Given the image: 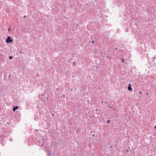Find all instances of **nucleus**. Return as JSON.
<instances>
[{"instance_id":"obj_1","label":"nucleus","mask_w":156,"mask_h":156,"mask_svg":"<svg viewBox=\"0 0 156 156\" xmlns=\"http://www.w3.org/2000/svg\"><path fill=\"white\" fill-rule=\"evenodd\" d=\"M13 40L12 39H11L10 37H8L7 39L6 40V42L7 43H9L10 42H12Z\"/></svg>"},{"instance_id":"obj_2","label":"nucleus","mask_w":156,"mask_h":156,"mask_svg":"<svg viewBox=\"0 0 156 156\" xmlns=\"http://www.w3.org/2000/svg\"><path fill=\"white\" fill-rule=\"evenodd\" d=\"M128 90L130 91L131 90H132V88H131V85L130 84H129L128 85Z\"/></svg>"},{"instance_id":"obj_3","label":"nucleus","mask_w":156,"mask_h":156,"mask_svg":"<svg viewBox=\"0 0 156 156\" xmlns=\"http://www.w3.org/2000/svg\"><path fill=\"white\" fill-rule=\"evenodd\" d=\"M18 106H16L15 108H14L12 110L14 112H15L16 109H17L18 108Z\"/></svg>"},{"instance_id":"obj_4","label":"nucleus","mask_w":156,"mask_h":156,"mask_svg":"<svg viewBox=\"0 0 156 156\" xmlns=\"http://www.w3.org/2000/svg\"><path fill=\"white\" fill-rule=\"evenodd\" d=\"M9 58V59H12V56H10Z\"/></svg>"},{"instance_id":"obj_5","label":"nucleus","mask_w":156,"mask_h":156,"mask_svg":"<svg viewBox=\"0 0 156 156\" xmlns=\"http://www.w3.org/2000/svg\"><path fill=\"white\" fill-rule=\"evenodd\" d=\"M122 63H124V59L123 58H122Z\"/></svg>"},{"instance_id":"obj_6","label":"nucleus","mask_w":156,"mask_h":156,"mask_svg":"<svg viewBox=\"0 0 156 156\" xmlns=\"http://www.w3.org/2000/svg\"><path fill=\"white\" fill-rule=\"evenodd\" d=\"M110 122V120H108V121L107 122V123H109Z\"/></svg>"},{"instance_id":"obj_7","label":"nucleus","mask_w":156,"mask_h":156,"mask_svg":"<svg viewBox=\"0 0 156 156\" xmlns=\"http://www.w3.org/2000/svg\"><path fill=\"white\" fill-rule=\"evenodd\" d=\"M92 42L93 44H94V41H92Z\"/></svg>"},{"instance_id":"obj_8","label":"nucleus","mask_w":156,"mask_h":156,"mask_svg":"<svg viewBox=\"0 0 156 156\" xmlns=\"http://www.w3.org/2000/svg\"><path fill=\"white\" fill-rule=\"evenodd\" d=\"M154 129H156V125H155V126H154Z\"/></svg>"},{"instance_id":"obj_9","label":"nucleus","mask_w":156,"mask_h":156,"mask_svg":"<svg viewBox=\"0 0 156 156\" xmlns=\"http://www.w3.org/2000/svg\"><path fill=\"white\" fill-rule=\"evenodd\" d=\"M139 93H140V94H141L142 93H141V91H140L139 92Z\"/></svg>"},{"instance_id":"obj_10","label":"nucleus","mask_w":156,"mask_h":156,"mask_svg":"<svg viewBox=\"0 0 156 156\" xmlns=\"http://www.w3.org/2000/svg\"><path fill=\"white\" fill-rule=\"evenodd\" d=\"M20 53H21V54H22V51H20Z\"/></svg>"},{"instance_id":"obj_11","label":"nucleus","mask_w":156,"mask_h":156,"mask_svg":"<svg viewBox=\"0 0 156 156\" xmlns=\"http://www.w3.org/2000/svg\"><path fill=\"white\" fill-rule=\"evenodd\" d=\"M10 30V29H9V30Z\"/></svg>"},{"instance_id":"obj_12","label":"nucleus","mask_w":156,"mask_h":156,"mask_svg":"<svg viewBox=\"0 0 156 156\" xmlns=\"http://www.w3.org/2000/svg\"><path fill=\"white\" fill-rule=\"evenodd\" d=\"M93 136H94V135H93Z\"/></svg>"}]
</instances>
